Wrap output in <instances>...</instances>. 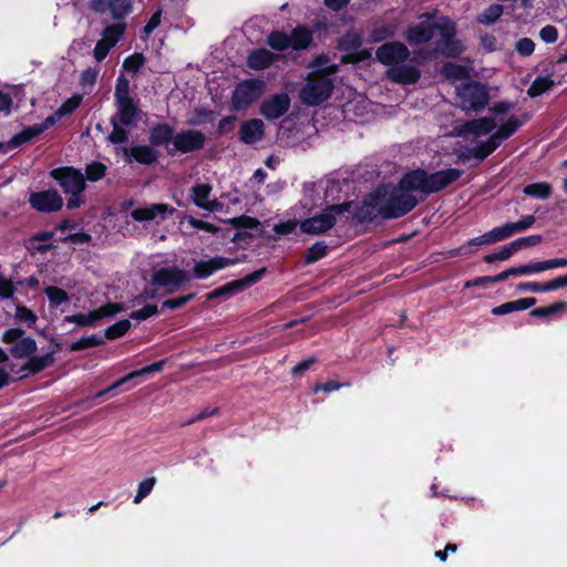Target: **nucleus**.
Listing matches in <instances>:
<instances>
[{
  "label": "nucleus",
  "mask_w": 567,
  "mask_h": 567,
  "mask_svg": "<svg viewBox=\"0 0 567 567\" xmlns=\"http://www.w3.org/2000/svg\"><path fill=\"white\" fill-rule=\"evenodd\" d=\"M463 173L460 168H446L434 173L415 168L403 174L402 186L405 189H419L424 196H429L454 184Z\"/></svg>",
  "instance_id": "1"
},
{
  "label": "nucleus",
  "mask_w": 567,
  "mask_h": 567,
  "mask_svg": "<svg viewBox=\"0 0 567 567\" xmlns=\"http://www.w3.org/2000/svg\"><path fill=\"white\" fill-rule=\"evenodd\" d=\"M49 176L61 187L65 195H70L66 200V208L69 210L80 208L84 204L86 183L85 176L80 168L60 166L51 169Z\"/></svg>",
  "instance_id": "2"
},
{
  "label": "nucleus",
  "mask_w": 567,
  "mask_h": 567,
  "mask_svg": "<svg viewBox=\"0 0 567 567\" xmlns=\"http://www.w3.org/2000/svg\"><path fill=\"white\" fill-rule=\"evenodd\" d=\"M403 176L399 179L395 186L388 185L386 199L382 206L379 207V214L382 219L391 220L398 219L410 212H412L424 197L417 198L413 192L419 189H405L402 186Z\"/></svg>",
  "instance_id": "3"
},
{
  "label": "nucleus",
  "mask_w": 567,
  "mask_h": 567,
  "mask_svg": "<svg viewBox=\"0 0 567 567\" xmlns=\"http://www.w3.org/2000/svg\"><path fill=\"white\" fill-rule=\"evenodd\" d=\"M456 101L457 106L466 113L483 112L491 101L487 84L470 79L462 82L456 86Z\"/></svg>",
  "instance_id": "4"
},
{
  "label": "nucleus",
  "mask_w": 567,
  "mask_h": 567,
  "mask_svg": "<svg viewBox=\"0 0 567 567\" xmlns=\"http://www.w3.org/2000/svg\"><path fill=\"white\" fill-rule=\"evenodd\" d=\"M353 202H343L341 204L328 205L319 215L306 218L300 223V229L305 234L320 235L324 234L337 223V216L350 212Z\"/></svg>",
  "instance_id": "5"
},
{
  "label": "nucleus",
  "mask_w": 567,
  "mask_h": 567,
  "mask_svg": "<svg viewBox=\"0 0 567 567\" xmlns=\"http://www.w3.org/2000/svg\"><path fill=\"white\" fill-rule=\"evenodd\" d=\"M333 81L327 74L312 73L300 91V99L308 106H317L326 102L332 94Z\"/></svg>",
  "instance_id": "6"
},
{
  "label": "nucleus",
  "mask_w": 567,
  "mask_h": 567,
  "mask_svg": "<svg viewBox=\"0 0 567 567\" xmlns=\"http://www.w3.org/2000/svg\"><path fill=\"white\" fill-rule=\"evenodd\" d=\"M266 83L261 79H247L239 82L231 94L230 107L233 111L248 109L265 93Z\"/></svg>",
  "instance_id": "7"
},
{
  "label": "nucleus",
  "mask_w": 567,
  "mask_h": 567,
  "mask_svg": "<svg viewBox=\"0 0 567 567\" xmlns=\"http://www.w3.org/2000/svg\"><path fill=\"white\" fill-rule=\"evenodd\" d=\"M266 272L267 268L262 267L252 271L251 274H248L247 276L240 279L229 281L218 288H215L214 290L206 295V300L212 301L219 298L227 299L234 295L243 292L249 287L257 284L259 280H261Z\"/></svg>",
  "instance_id": "8"
},
{
  "label": "nucleus",
  "mask_w": 567,
  "mask_h": 567,
  "mask_svg": "<svg viewBox=\"0 0 567 567\" xmlns=\"http://www.w3.org/2000/svg\"><path fill=\"white\" fill-rule=\"evenodd\" d=\"M206 144V135L198 130H183L175 134L174 146L167 147V155L188 154L202 151Z\"/></svg>",
  "instance_id": "9"
},
{
  "label": "nucleus",
  "mask_w": 567,
  "mask_h": 567,
  "mask_svg": "<svg viewBox=\"0 0 567 567\" xmlns=\"http://www.w3.org/2000/svg\"><path fill=\"white\" fill-rule=\"evenodd\" d=\"M410 58V50L400 41H390L380 45L375 51V59L389 68L404 63Z\"/></svg>",
  "instance_id": "10"
},
{
  "label": "nucleus",
  "mask_w": 567,
  "mask_h": 567,
  "mask_svg": "<svg viewBox=\"0 0 567 567\" xmlns=\"http://www.w3.org/2000/svg\"><path fill=\"white\" fill-rule=\"evenodd\" d=\"M497 127V122L492 116H484L466 121L455 127L457 136L468 140L492 133Z\"/></svg>",
  "instance_id": "11"
},
{
  "label": "nucleus",
  "mask_w": 567,
  "mask_h": 567,
  "mask_svg": "<svg viewBox=\"0 0 567 567\" xmlns=\"http://www.w3.org/2000/svg\"><path fill=\"white\" fill-rule=\"evenodd\" d=\"M291 105V100L288 93H276L265 99L259 112L268 121H275L285 115Z\"/></svg>",
  "instance_id": "12"
},
{
  "label": "nucleus",
  "mask_w": 567,
  "mask_h": 567,
  "mask_svg": "<svg viewBox=\"0 0 567 567\" xmlns=\"http://www.w3.org/2000/svg\"><path fill=\"white\" fill-rule=\"evenodd\" d=\"M32 208L41 213H54L63 207V198L56 189L32 193L29 198Z\"/></svg>",
  "instance_id": "13"
},
{
  "label": "nucleus",
  "mask_w": 567,
  "mask_h": 567,
  "mask_svg": "<svg viewBox=\"0 0 567 567\" xmlns=\"http://www.w3.org/2000/svg\"><path fill=\"white\" fill-rule=\"evenodd\" d=\"M87 7L92 12L100 14L110 11L112 19L115 21L125 20L133 10L132 1L90 0Z\"/></svg>",
  "instance_id": "14"
},
{
  "label": "nucleus",
  "mask_w": 567,
  "mask_h": 567,
  "mask_svg": "<svg viewBox=\"0 0 567 567\" xmlns=\"http://www.w3.org/2000/svg\"><path fill=\"white\" fill-rule=\"evenodd\" d=\"M190 280V275L178 267H163L152 276V284L159 287H181Z\"/></svg>",
  "instance_id": "15"
},
{
  "label": "nucleus",
  "mask_w": 567,
  "mask_h": 567,
  "mask_svg": "<svg viewBox=\"0 0 567 567\" xmlns=\"http://www.w3.org/2000/svg\"><path fill=\"white\" fill-rule=\"evenodd\" d=\"M238 261L236 258H228L224 256H215L208 260L196 261L193 269L192 276L196 279H206L218 270H221L228 266H233Z\"/></svg>",
  "instance_id": "16"
},
{
  "label": "nucleus",
  "mask_w": 567,
  "mask_h": 567,
  "mask_svg": "<svg viewBox=\"0 0 567 567\" xmlns=\"http://www.w3.org/2000/svg\"><path fill=\"white\" fill-rule=\"evenodd\" d=\"M124 161L127 164L136 162L151 166L158 161L159 152L151 145H133L123 148Z\"/></svg>",
  "instance_id": "17"
},
{
  "label": "nucleus",
  "mask_w": 567,
  "mask_h": 567,
  "mask_svg": "<svg viewBox=\"0 0 567 567\" xmlns=\"http://www.w3.org/2000/svg\"><path fill=\"white\" fill-rule=\"evenodd\" d=\"M437 27V22L421 21L409 25L404 32V38L410 44H423L434 38Z\"/></svg>",
  "instance_id": "18"
},
{
  "label": "nucleus",
  "mask_w": 567,
  "mask_h": 567,
  "mask_svg": "<svg viewBox=\"0 0 567 567\" xmlns=\"http://www.w3.org/2000/svg\"><path fill=\"white\" fill-rule=\"evenodd\" d=\"M176 212V208L168 204H151L145 207H138L131 212V217L135 221H151L159 217L165 219L167 216H172Z\"/></svg>",
  "instance_id": "19"
},
{
  "label": "nucleus",
  "mask_w": 567,
  "mask_h": 567,
  "mask_svg": "<svg viewBox=\"0 0 567 567\" xmlns=\"http://www.w3.org/2000/svg\"><path fill=\"white\" fill-rule=\"evenodd\" d=\"M386 78L394 83L402 85H411L419 82L421 79V71L410 64H398L386 70Z\"/></svg>",
  "instance_id": "20"
},
{
  "label": "nucleus",
  "mask_w": 567,
  "mask_h": 567,
  "mask_svg": "<svg viewBox=\"0 0 567 567\" xmlns=\"http://www.w3.org/2000/svg\"><path fill=\"white\" fill-rule=\"evenodd\" d=\"M239 140L247 145L260 142L265 136V124L259 118L244 121L238 131Z\"/></svg>",
  "instance_id": "21"
},
{
  "label": "nucleus",
  "mask_w": 567,
  "mask_h": 567,
  "mask_svg": "<svg viewBox=\"0 0 567 567\" xmlns=\"http://www.w3.org/2000/svg\"><path fill=\"white\" fill-rule=\"evenodd\" d=\"M175 131L168 123H156L151 126L148 132L150 145L156 147H169L172 143L174 145Z\"/></svg>",
  "instance_id": "22"
},
{
  "label": "nucleus",
  "mask_w": 567,
  "mask_h": 567,
  "mask_svg": "<svg viewBox=\"0 0 567 567\" xmlns=\"http://www.w3.org/2000/svg\"><path fill=\"white\" fill-rule=\"evenodd\" d=\"M27 359V362L18 370V372H23L18 380L25 379L29 375H35L54 363L52 352L43 355H35V353H33Z\"/></svg>",
  "instance_id": "23"
},
{
  "label": "nucleus",
  "mask_w": 567,
  "mask_h": 567,
  "mask_svg": "<svg viewBox=\"0 0 567 567\" xmlns=\"http://www.w3.org/2000/svg\"><path fill=\"white\" fill-rule=\"evenodd\" d=\"M567 287V275L559 276L547 282L526 281L517 285L516 290L519 292H549Z\"/></svg>",
  "instance_id": "24"
},
{
  "label": "nucleus",
  "mask_w": 567,
  "mask_h": 567,
  "mask_svg": "<svg viewBox=\"0 0 567 567\" xmlns=\"http://www.w3.org/2000/svg\"><path fill=\"white\" fill-rule=\"evenodd\" d=\"M117 113L114 115L121 125L131 126L138 120L140 109L134 100L115 102Z\"/></svg>",
  "instance_id": "25"
},
{
  "label": "nucleus",
  "mask_w": 567,
  "mask_h": 567,
  "mask_svg": "<svg viewBox=\"0 0 567 567\" xmlns=\"http://www.w3.org/2000/svg\"><path fill=\"white\" fill-rule=\"evenodd\" d=\"M530 115L524 113L520 116L511 115L504 123H502L494 134L501 142L508 140L513 136L526 122H528Z\"/></svg>",
  "instance_id": "26"
},
{
  "label": "nucleus",
  "mask_w": 567,
  "mask_h": 567,
  "mask_svg": "<svg viewBox=\"0 0 567 567\" xmlns=\"http://www.w3.org/2000/svg\"><path fill=\"white\" fill-rule=\"evenodd\" d=\"M276 58L275 53L265 48L255 49L247 56V65L256 71L265 70L276 61Z\"/></svg>",
  "instance_id": "27"
},
{
  "label": "nucleus",
  "mask_w": 567,
  "mask_h": 567,
  "mask_svg": "<svg viewBox=\"0 0 567 567\" xmlns=\"http://www.w3.org/2000/svg\"><path fill=\"white\" fill-rule=\"evenodd\" d=\"M501 144L502 142L498 137L492 133L486 141H481L474 147H471L470 153L473 155V158H476L478 162H483L493 154Z\"/></svg>",
  "instance_id": "28"
},
{
  "label": "nucleus",
  "mask_w": 567,
  "mask_h": 567,
  "mask_svg": "<svg viewBox=\"0 0 567 567\" xmlns=\"http://www.w3.org/2000/svg\"><path fill=\"white\" fill-rule=\"evenodd\" d=\"M290 48L296 51L306 50L312 42L313 35L307 25H297L289 34Z\"/></svg>",
  "instance_id": "29"
},
{
  "label": "nucleus",
  "mask_w": 567,
  "mask_h": 567,
  "mask_svg": "<svg viewBox=\"0 0 567 567\" xmlns=\"http://www.w3.org/2000/svg\"><path fill=\"white\" fill-rule=\"evenodd\" d=\"M42 133L37 124L23 128L21 132L14 134L10 141L6 144L7 150H13L21 145L31 142L32 140L40 136Z\"/></svg>",
  "instance_id": "30"
},
{
  "label": "nucleus",
  "mask_w": 567,
  "mask_h": 567,
  "mask_svg": "<svg viewBox=\"0 0 567 567\" xmlns=\"http://www.w3.org/2000/svg\"><path fill=\"white\" fill-rule=\"evenodd\" d=\"M535 216L526 215L523 216L522 219H519L516 223H505L504 225L499 226L503 239H506L516 233H520L528 229L535 224Z\"/></svg>",
  "instance_id": "31"
},
{
  "label": "nucleus",
  "mask_w": 567,
  "mask_h": 567,
  "mask_svg": "<svg viewBox=\"0 0 567 567\" xmlns=\"http://www.w3.org/2000/svg\"><path fill=\"white\" fill-rule=\"evenodd\" d=\"M37 350V341L31 337H23L20 341L11 347L10 353L17 359H24L35 353Z\"/></svg>",
  "instance_id": "32"
},
{
  "label": "nucleus",
  "mask_w": 567,
  "mask_h": 567,
  "mask_svg": "<svg viewBox=\"0 0 567 567\" xmlns=\"http://www.w3.org/2000/svg\"><path fill=\"white\" fill-rule=\"evenodd\" d=\"M126 27L125 20L107 24L102 31V39L115 47L125 34Z\"/></svg>",
  "instance_id": "33"
},
{
  "label": "nucleus",
  "mask_w": 567,
  "mask_h": 567,
  "mask_svg": "<svg viewBox=\"0 0 567 567\" xmlns=\"http://www.w3.org/2000/svg\"><path fill=\"white\" fill-rule=\"evenodd\" d=\"M398 25L395 23H382L374 25L370 31V42L379 43L395 37Z\"/></svg>",
  "instance_id": "34"
},
{
  "label": "nucleus",
  "mask_w": 567,
  "mask_h": 567,
  "mask_svg": "<svg viewBox=\"0 0 567 567\" xmlns=\"http://www.w3.org/2000/svg\"><path fill=\"white\" fill-rule=\"evenodd\" d=\"M363 39L361 33L348 30L339 40L337 49L340 51H357L362 47Z\"/></svg>",
  "instance_id": "35"
},
{
  "label": "nucleus",
  "mask_w": 567,
  "mask_h": 567,
  "mask_svg": "<svg viewBox=\"0 0 567 567\" xmlns=\"http://www.w3.org/2000/svg\"><path fill=\"white\" fill-rule=\"evenodd\" d=\"M523 193L533 198L547 199L553 194V187L547 182H537L524 186Z\"/></svg>",
  "instance_id": "36"
},
{
  "label": "nucleus",
  "mask_w": 567,
  "mask_h": 567,
  "mask_svg": "<svg viewBox=\"0 0 567 567\" xmlns=\"http://www.w3.org/2000/svg\"><path fill=\"white\" fill-rule=\"evenodd\" d=\"M388 185H380L372 192L363 196L362 202L372 210L378 212L379 207L383 205L386 199Z\"/></svg>",
  "instance_id": "37"
},
{
  "label": "nucleus",
  "mask_w": 567,
  "mask_h": 567,
  "mask_svg": "<svg viewBox=\"0 0 567 567\" xmlns=\"http://www.w3.org/2000/svg\"><path fill=\"white\" fill-rule=\"evenodd\" d=\"M502 240H504V239H503L499 226H498V227H494L489 231L484 233L481 236L471 238L460 249H464L465 246H482V245L498 243Z\"/></svg>",
  "instance_id": "38"
},
{
  "label": "nucleus",
  "mask_w": 567,
  "mask_h": 567,
  "mask_svg": "<svg viewBox=\"0 0 567 567\" xmlns=\"http://www.w3.org/2000/svg\"><path fill=\"white\" fill-rule=\"evenodd\" d=\"M567 309V301H556L549 306H546V307H538V308H534L530 312H529V316L533 317V318H550L561 311H565Z\"/></svg>",
  "instance_id": "39"
},
{
  "label": "nucleus",
  "mask_w": 567,
  "mask_h": 567,
  "mask_svg": "<svg viewBox=\"0 0 567 567\" xmlns=\"http://www.w3.org/2000/svg\"><path fill=\"white\" fill-rule=\"evenodd\" d=\"M554 84L555 82L549 75L537 76L527 89V94L530 97H537L549 91Z\"/></svg>",
  "instance_id": "40"
},
{
  "label": "nucleus",
  "mask_w": 567,
  "mask_h": 567,
  "mask_svg": "<svg viewBox=\"0 0 567 567\" xmlns=\"http://www.w3.org/2000/svg\"><path fill=\"white\" fill-rule=\"evenodd\" d=\"M212 193V186L206 183L196 184L190 188V197L193 203L198 207H205Z\"/></svg>",
  "instance_id": "41"
},
{
  "label": "nucleus",
  "mask_w": 567,
  "mask_h": 567,
  "mask_svg": "<svg viewBox=\"0 0 567 567\" xmlns=\"http://www.w3.org/2000/svg\"><path fill=\"white\" fill-rule=\"evenodd\" d=\"M504 12V7L498 3L491 4L477 16L480 24L491 25L495 23Z\"/></svg>",
  "instance_id": "42"
},
{
  "label": "nucleus",
  "mask_w": 567,
  "mask_h": 567,
  "mask_svg": "<svg viewBox=\"0 0 567 567\" xmlns=\"http://www.w3.org/2000/svg\"><path fill=\"white\" fill-rule=\"evenodd\" d=\"M267 44L276 51H285L290 48L289 35L282 31L274 30L266 39Z\"/></svg>",
  "instance_id": "43"
},
{
  "label": "nucleus",
  "mask_w": 567,
  "mask_h": 567,
  "mask_svg": "<svg viewBox=\"0 0 567 567\" xmlns=\"http://www.w3.org/2000/svg\"><path fill=\"white\" fill-rule=\"evenodd\" d=\"M441 74L449 80H468V72L466 68L452 62H446L443 64Z\"/></svg>",
  "instance_id": "44"
},
{
  "label": "nucleus",
  "mask_w": 567,
  "mask_h": 567,
  "mask_svg": "<svg viewBox=\"0 0 567 567\" xmlns=\"http://www.w3.org/2000/svg\"><path fill=\"white\" fill-rule=\"evenodd\" d=\"M380 217L379 210L374 212L365 203L357 204L353 210V219L358 224H369Z\"/></svg>",
  "instance_id": "45"
},
{
  "label": "nucleus",
  "mask_w": 567,
  "mask_h": 567,
  "mask_svg": "<svg viewBox=\"0 0 567 567\" xmlns=\"http://www.w3.org/2000/svg\"><path fill=\"white\" fill-rule=\"evenodd\" d=\"M107 167L105 164L99 161H93L85 166V182H99L106 175Z\"/></svg>",
  "instance_id": "46"
},
{
  "label": "nucleus",
  "mask_w": 567,
  "mask_h": 567,
  "mask_svg": "<svg viewBox=\"0 0 567 567\" xmlns=\"http://www.w3.org/2000/svg\"><path fill=\"white\" fill-rule=\"evenodd\" d=\"M104 344V338L99 337L96 334H91L89 337H83L74 342H72L69 347L70 351L78 352L89 348H94Z\"/></svg>",
  "instance_id": "47"
},
{
  "label": "nucleus",
  "mask_w": 567,
  "mask_h": 567,
  "mask_svg": "<svg viewBox=\"0 0 567 567\" xmlns=\"http://www.w3.org/2000/svg\"><path fill=\"white\" fill-rule=\"evenodd\" d=\"M44 293L49 300L50 307H59L60 305L69 301V293L56 286H49L44 288Z\"/></svg>",
  "instance_id": "48"
},
{
  "label": "nucleus",
  "mask_w": 567,
  "mask_h": 567,
  "mask_svg": "<svg viewBox=\"0 0 567 567\" xmlns=\"http://www.w3.org/2000/svg\"><path fill=\"white\" fill-rule=\"evenodd\" d=\"M130 328H131V322L128 319L118 320L105 329L104 339H107V340L118 339V338L123 337L124 334H126V332L130 330Z\"/></svg>",
  "instance_id": "49"
},
{
  "label": "nucleus",
  "mask_w": 567,
  "mask_h": 567,
  "mask_svg": "<svg viewBox=\"0 0 567 567\" xmlns=\"http://www.w3.org/2000/svg\"><path fill=\"white\" fill-rule=\"evenodd\" d=\"M328 254V246L324 241H316L305 254V262L311 265L322 259Z\"/></svg>",
  "instance_id": "50"
},
{
  "label": "nucleus",
  "mask_w": 567,
  "mask_h": 567,
  "mask_svg": "<svg viewBox=\"0 0 567 567\" xmlns=\"http://www.w3.org/2000/svg\"><path fill=\"white\" fill-rule=\"evenodd\" d=\"M464 51L462 42L454 38L437 48V52L445 58L457 59Z\"/></svg>",
  "instance_id": "51"
},
{
  "label": "nucleus",
  "mask_w": 567,
  "mask_h": 567,
  "mask_svg": "<svg viewBox=\"0 0 567 567\" xmlns=\"http://www.w3.org/2000/svg\"><path fill=\"white\" fill-rule=\"evenodd\" d=\"M228 223L236 230H243V231H249L250 229H257L260 225V221L257 218L246 216V215L230 218V219H228Z\"/></svg>",
  "instance_id": "52"
},
{
  "label": "nucleus",
  "mask_w": 567,
  "mask_h": 567,
  "mask_svg": "<svg viewBox=\"0 0 567 567\" xmlns=\"http://www.w3.org/2000/svg\"><path fill=\"white\" fill-rule=\"evenodd\" d=\"M83 96L80 93H74L71 97L66 99L58 111V117H64L73 114L75 110L81 105Z\"/></svg>",
  "instance_id": "53"
},
{
  "label": "nucleus",
  "mask_w": 567,
  "mask_h": 567,
  "mask_svg": "<svg viewBox=\"0 0 567 567\" xmlns=\"http://www.w3.org/2000/svg\"><path fill=\"white\" fill-rule=\"evenodd\" d=\"M111 125L113 130L107 136V141L114 145L126 143L128 141V132L120 126L121 124L115 116L111 117Z\"/></svg>",
  "instance_id": "54"
},
{
  "label": "nucleus",
  "mask_w": 567,
  "mask_h": 567,
  "mask_svg": "<svg viewBox=\"0 0 567 567\" xmlns=\"http://www.w3.org/2000/svg\"><path fill=\"white\" fill-rule=\"evenodd\" d=\"M145 62V55L141 52H135L124 59L122 68L127 72L136 74L140 72Z\"/></svg>",
  "instance_id": "55"
},
{
  "label": "nucleus",
  "mask_w": 567,
  "mask_h": 567,
  "mask_svg": "<svg viewBox=\"0 0 567 567\" xmlns=\"http://www.w3.org/2000/svg\"><path fill=\"white\" fill-rule=\"evenodd\" d=\"M125 310H126V307L123 303L107 302V303L101 306L100 308L94 309V313H95L96 321H99L103 318L113 317L116 313L123 312Z\"/></svg>",
  "instance_id": "56"
},
{
  "label": "nucleus",
  "mask_w": 567,
  "mask_h": 567,
  "mask_svg": "<svg viewBox=\"0 0 567 567\" xmlns=\"http://www.w3.org/2000/svg\"><path fill=\"white\" fill-rule=\"evenodd\" d=\"M63 321L69 323H75L79 327H94L96 323V318L94 310H92L89 313H75L65 316Z\"/></svg>",
  "instance_id": "57"
},
{
  "label": "nucleus",
  "mask_w": 567,
  "mask_h": 567,
  "mask_svg": "<svg viewBox=\"0 0 567 567\" xmlns=\"http://www.w3.org/2000/svg\"><path fill=\"white\" fill-rule=\"evenodd\" d=\"M114 100L115 102L133 100L130 95V81L123 74L116 79Z\"/></svg>",
  "instance_id": "58"
},
{
  "label": "nucleus",
  "mask_w": 567,
  "mask_h": 567,
  "mask_svg": "<svg viewBox=\"0 0 567 567\" xmlns=\"http://www.w3.org/2000/svg\"><path fill=\"white\" fill-rule=\"evenodd\" d=\"M515 252H516L515 247L513 246L512 243H509L508 245L503 246L499 251L485 255L483 257V260L486 264H493V262L498 261V260H507Z\"/></svg>",
  "instance_id": "59"
},
{
  "label": "nucleus",
  "mask_w": 567,
  "mask_h": 567,
  "mask_svg": "<svg viewBox=\"0 0 567 567\" xmlns=\"http://www.w3.org/2000/svg\"><path fill=\"white\" fill-rule=\"evenodd\" d=\"M436 31H440L441 33V40L437 42V48L447 41L453 40L456 35L455 23L450 20H445V22L439 23Z\"/></svg>",
  "instance_id": "60"
},
{
  "label": "nucleus",
  "mask_w": 567,
  "mask_h": 567,
  "mask_svg": "<svg viewBox=\"0 0 567 567\" xmlns=\"http://www.w3.org/2000/svg\"><path fill=\"white\" fill-rule=\"evenodd\" d=\"M16 319L31 328L35 324L38 317L31 309L25 306L18 305L16 308Z\"/></svg>",
  "instance_id": "61"
},
{
  "label": "nucleus",
  "mask_w": 567,
  "mask_h": 567,
  "mask_svg": "<svg viewBox=\"0 0 567 567\" xmlns=\"http://www.w3.org/2000/svg\"><path fill=\"white\" fill-rule=\"evenodd\" d=\"M195 297H196V293L195 292H190L188 295L181 296V297H177V298H174V299H166V300H164L162 302V310H164V309H169V310L179 309V308L184 307L187 302L193 300Z\"/></svg>",
  "instance_id": "62"
},
{
  "label": "nucleus",
  "mask_w": 567,
  "mask_h": 567,
  "mask_svg": "<svg viewBox=\"0 0 567 567\" xmlns=\"http://www.w3.org/2000/svg\"><path fill=\"white\" fill-rule=\"evenodd\" d=\"M156 483V478L155 477H148V478H145L143 480L140 484H138V488H137V493L136 495L134 496V503L135 504H138L141 503L147 495H150V493L152 492L154 485Z\"/></svg>",
  "instance_id": "63"
},
{
  "label": "nucleus",
  "mask_w": 567,
  "mask_h": 567,
  "mask_svg": "<svg viewBox=\"0 0 567 567\" xmlns=\"http://www.w3.org/2000/svg\"><path fill=\"white\" fill-rule=\"evenodd\" d=\"M543 241L542 235H530L526 237H519L512 241L513 246L515 247L516 252L527 248V247H534L537 246Z\"/></svg>",
  "instance_id": "64"
}]
</instances>
